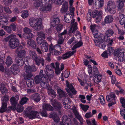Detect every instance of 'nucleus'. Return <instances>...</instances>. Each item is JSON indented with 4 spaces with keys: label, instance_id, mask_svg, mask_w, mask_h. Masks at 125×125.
Segmentation results:
<instances>
[{
    "label": "nucleus",
    "instance_id": "f257e3e1",
    "mask_svg": "<svg viewBox=\"0 0 125 125\" xmlns=\"http://www.w3.org/2000/svg\"><path fill=\"white\" fill-rule=\"evenodd\" d=\"M97 28V27L95 24L90 26V29L93 33L94 37L95 38L94 39L95 44L96 46L104 50L106 46L105 44H102L103 40L101 37L99 36V32L98 30L96 29Z\"/></svg>",
    "mask_w": 125,
    "mask_h": 125
},
{
    "label": "nucleus",
    "instance_id": "f03ea898",
    "mask_svg": "<svg viewBox=\"0 0 125 125\" xmlns=\"http://www.w3.org/2000/svg\"><path fill=\"white\" fill-rule=\"evenodd\" d=\"M29 23L35 31H40L42 29L41 19L31 18L29 20Z\"/></svg>",
    "mask_w": 125,
    "mask_h": 125
},
{
    "label": "nucleus",
    "instance_id": "7ed1b4c3",
    "mask_svg": "<svg viewBox=\"0 0 125 125\" xmlns=\"http://www.w3.org/2000/svg\"><path fill=\"white\" fill-rule=\"evenodd\" d=\"M38 68L35 66L31 65V66L26 65L24 68V71L27 74L25 76V79H29L32 77L33 74L32 72H35L37 70Z\"/></svg>",
    "mask_w": 125,
    "mask_h": 125
},
{
    "label": "nucleus",
    "instance_id": "20e7f679",
    "mask_svg": "<svg viewBox=\"0 0 125 125\" xmlns=\"http://www.w3.org/2000/svg\"><path fill=\"white\" fill-rule=\"evenodd\" d=\"M104 9L106 12H109L112 14L115 13L116 10L115 3L112 0H110L108 2L106 6Z\"/></svg>",
    "mask_w": 125,
    "mask_h": 125
},
{
    "label": "nucleus",
    "instance_id": "39448f33",
    "mask_svg": "<svg viewBox=\"0 0 125 125\" xmlns=\"http://www.w3.org/2000/svg\"><path fill=\"white\" fill-rule=\"evenodd\" d=\"M29 108H27L26 111H24L23 113L26 117H28L30 119L35 118H40L39 113L36 111H32L31 110H29Z\"/></svg>",
    "mask_w": 125,
    "mask_h": 125
},
{
    "label": "nucleus",
    "instance_id": "423d86ee",
    "mask_svg": "<svg viewBox=\"0 0 125 125\" xmlns=\"http://www.w3.org/2000/svg\"><path fill=\"white\" fill-rule=\"evenodd\" d=\"M42 106V109H41L40 112L42 116H47V114L46 110L51 111H52L53 110L52 107L50 104H43Z\"/></svg>",
    "mask_w": 125,
    "mask_h": 125
},
{
    "label": "nucleus",
    "instance_id": "0eeeda50",
    "mask_svg": "<svg viewBox=\"0 0 125 125\" xmlns=\"http://www.w3.org/2000/svg\"><path fill=\"white\" fill-rule=\"evenodd\" d=\"M20 44L18 39L16 38H11L9 42V46L10 48L14 49L18 47Z\"/></svg>",
    "mask_w": 125,
    "mask_h": 125
},
{
    "label": "nucleus",
    "instance_id": "6e6552de",
    "mask_svg": "<svg viewBox=\"0 0 125 125\" xmlns=\"http://www.w3.org/2000/svg\"><path fill=\"white\" fill-rule=\"evenodd\" d=\"M106 99L108 101L111 103V104H108L109 106H111L116 103V98L115 94L113 93H111L109 95H107Z\"/></svg>",
    "mask_w": 125,
    "mask_h": 125
},
{
    "label": "nucleus",
    "instance_id": "1a4fd4ad",
    "mask_svg": "<svg viewBox=\"0 0 125 125\" xmlns=\"http://www.w3.org/2000/svg\"><path fill=\"white\" fill-rule=\"evenodd\" d=\"M72 110L76 117L79 120L81 123L82 124L83 122V119L78 112V108L73 105Z\"/></svg>",
    "mask_w": 125,
    "mask_h": 125
},
{
    "label": "nucleus",
    "instance_id": "9d476101",
    "mask_svg": "<svg viewBox=\"0 0 125 125\" xmlns=\"http://www.w3.org/2000/svg\"><path fill=\"white\" fill-rule=\"evenodd\" d=\"M99 12V11L97 10H91L89 11L87 15V20L88 21H90L91 20V17L94 18L98 15Z\"/></svg>",
    "mask_w": 125,
    "mask_h": 125
},
{
    "label": "nucleus",
    "instance_id": "9b49d317",
    "mask_svg": "<svg viewBox=\"0 0 125 125\" xmlns=\"http://www.w3.org/2000/svg\"><path fill=\"white\" fill-rule=\"evenodd\" d=\"M57 47H59L60 50L59 51L55 49L53 46H50L49 49L50 53L54 54L55 55H58L61 54L62 52V49L61 46L59 45H57Z\"/></svg>",
    "mask_w": 125,
    "mask_h": 125
},
{
    "label": "nucleus",
    "instance_id": "f8f14e48",
    "mask_svg": "<svg viewBox=\"0 0 125 125\" xmlns=\"http://www.w3.org/2000/svg\"><path fill=\"white\" fill-rule=\"evenodd\" d=\"M120 49H118L115 51L114 53V55L118 57V60L119 61L121 62H123L124 60V53L123 52H121Z\"/></svg>",
    "mask_w": 125,
    "mask_h": 125
},
{
    "label": "nucleus",
    "instance_id": "ddd939ff",
    "mask_svg": "<svg viewBox=\"0 0 125 125\" xmlns=\"http://www.w3.org/2000/svg\"><path fill=\"white\" fill-rule=\"evenodd\" d=\"M104 0H94L93 6L96 9L102 7L104 4Z\"/></svg>",
    "mask_w": 125,
    "mask_h": 125
},
{
    "label": "nucleus",
    "instance_id": "4468645a",
    "mask_svg": "<svg viewBox=\"0 0 125 125\" xmlns=\"http://www.w3.org/2000/svg\"><path fill=\"white\" fill-rule=\"evenodd\" d=\"M51 104L54 107L55 110L60 112L62 108L60 103L53 99H51Z\"/></svg>",
    "mask_w": 125,
    "mask_h": 125
},
{
    "label": "nucleus",
    "instance_id": "2eb2a0df",
    "mask_svg": "<svg viewBox=\"0 0 125 125\" xmlns=\"http://www.w3.org/2000/svg\"><path fill=\"white\" fill-rule=\"evenodd\" d=\"M22 47L20 46L17 47L15 51L16 53L18 54V56L21 58L25 57L26 53V51L25 50H22Z\"/></svg>",
    "mask_w": 125,
    "mask_h": 125
},
{
    "label": "nucleus",
    "instance_id": "dca6fc26",
    "mask_svg": "<svg viewBox=\"0 0 125 125\" xmlns=\"http://www.w3.org/2000/svg\"><path fill=\"white\" fill-rule=\"evenodd\" d=\"M73 0H71V24H72V26L75 22H74L75 18H76L74 15V11L75 10V8L72 6V3L73 2Z\"/></svg>",
    "mask_w": 125,
    "mask_h": 125
},
{
    "label": "nucleus",
    "instance_id": "f3484780",
    "mask_svg": "<svg viewBox=\"0 0 125 125\" xmlns=\"http://www.w3.org/2000/svg\"><path fill=\"white\" fill-rule=\"evenodd\" d=\"M75 44L72 49V51L71 52V56L73 54L76 52L75 49L77 48L80 47L83 44V42L81 41H80L78 42H76Z\"/></svg>",
    "mask_w": 125,
    "mask_h": 125
},
{
    "label": "nucleus",
    "instance_id": "a211bd4d",
    "mask_svg": "<svg viewBox=\"0 0 125 125\" xmlns=\"http://www.w3.org/2000/svg\"><path fill=\"white\" fill-rule=\"evenodd\" d=\"M19 96L18 95H16L15 97L12 96L11 97L10 101L12 106H16L18 102Z\"/></svg>",
    "mask_w": 125,
    "mask_h": 125
},
{
    "label": "nucleus",
    "instance_id": "6ab92c4d",
    "mask_svg": "<svg viewBox=\"0 0 125 125\" xmlns=\"http://www.w3.org/2000/svg\"><path fill=\"white\" fill-rule=\"evenodd\" d=\"M125 1V0H118L116 1V3H118L117 7L119 10H123Z\"/></svg>",
    "mask_w": 125,
    "mask_h": 125
},
{
    "label": "nucleus",
    "instance_id": "aec40b11",
    "mask_svg": "<svg viewBox=\"0 0 125 125\" xmlns=\"http://www.w3.org/2000/svg\"><path fill=\"white\" fill-rule=\"evenodd\" d=\"M77 23L76 22H75L72 26V29H73V30L72 31V32H74V34L75 36H77L78 35H79L80 36H81V34L78 31H76L77 29Z\"/></svg>",
    "mask_w": 125,
    "mask_h": 125
},
{
    "label": "nucleus",
    "instance_id": "412c9836",
    "mask_svg": "<svg viewBox=\"0 0 125 125\" xmlns=\"http://www.w3.org/2000/svg\"><path fill=\"white\" fill-rule=\"evenodd\" d=\"M0 22L3 25H7L8 23L7 19L6 17L4 15L1 16L0 17Z\"/></svg>",
    "mask_w": 125,
    "mask_h": 125
},
{
    "label": "nucleus",
    "instance_id": "4be33fe9",
    "mask_svg": "<svg viewBox=\"0 0 125 125\" xmlns=\"http://www.w3.org/2000/svg\"><path fill=\"white\" fill-rule=\"evenodd\" d=\"M60 20L58 18H54L51 22V24L53 27L59 24L60 22Z\"/></svg>",
    "mask_w": 125,
    "mask_h": 125
},
{
    "label": "nucleus",
    "instance_id": "5701e85b",
    "mask_svg": "<svg viewBox=\"0 0 125 125\" xmlns=\"http://www.w3.org/2000/svg\"><path fill=\"white\" fill-rule=\"evenodd\" d=\"M68 5L67 3L66 2H64L62 5V7L60 11L62 13H64L66 12L68 9Z\"/></svg>",
    "mask_w": 125,
    "mask_h": 125
},
{
    "label": "nucleus",
    "instance_id": "b1692460",
    "mask_svg": "<svg viewBox=\"0 0 125 125\" xmlns=\"http://www.w3.org/2000/svg\"><path fill=\"white\" fill-rule=\"evenodd\" d=\"M118 20L121 25L124 24L125 28V16L123 14H120L119 16Z\"/></svg>",
    "mask_w": 125,
    "mask_h": 125
},
{
    "label": "nucleus",
    "instance_id": "393cba45",
    "mask_svg": "<svg viewBox=\"0 0 125 125\" xmlns=\"http://www.w3.org/2000/svg\"><path fill=\"white\" fill-rule=\"evenodd\" d=\"M31 99L36 102L40 101V97L39 94L37 93H35L31 96Z\"/></svg>",
    "mask_w": 125,
    "mask_h": 125
},
{
    "label": "nucleus",
    "instance_id": "a878e982",
    "mask_svg": "<svg viewBox=\"0 0 125 125\" xmlns=\"http://www.w3.org/2000/svg\"><path fill=\"white\" fill-rule=\"evenodd\" d=\"M27 44L29 47H31L32 48L35 49L36 47V44L32 40L29 39L27 41Z\"/></svg>",
    "mask_w": 125,
    "mask_h": 125
},
{
    "label": "nucleus",
    "instance_id": "bb28decb",
    "mask_svg": "<svg viewBox=\"0 0 125 125\" xmlns=\"http://www.w3.org/2000/svg\"><path fill=\"white\" fill-rule=\"evenodd\" d=\"M35 64L39 66L40 65V63H41L43 66H44V60L42 58H38L35 61Z\"/></svg>",
    "mask_w": 125,
    "mask_h": 125
},
{
    "label": "nucleus",
    "instance_id": "cd10ccee",
    "mask_svg": "<svg viewBox=\"0 0 125 125\" xmlns=\"http://www.w3.org/2000/svg\"><path fill=\"white\" fill-rule=\"evenodd\" d=\"M45 73L48 77V79L50 81H51V79L52 78L54 74V72L52 70L49 71L46 70L45 71Z\"/></svg>",
    "mask_w": 125,
    "mask_h": 125
},
{
    "label": "nucleus",
    "instance_id": "c85d7f7f",
    "mask_svg": "<svg viewBox=\"0 0 125 125\" xmlns=\"http://www.w3.org/2000/svg\"><path fill=\"white\" fill-rule=\"evenodd\" d=\"M57 92L60 98H61L63 97H65L66 94V93L61 89H58L57 90Z\"/></svg>",
    "mask_w": 125,
    "mask_h": 125
},
{
    "label": "nucleus",
    "instance_id": "c756f323",
    "mask_svg": "<svg viewBox=\"0 0 125 125\" xmlns=\"http://www.w3.org/2000/svg\"><path fill=\"white\" fill-rule=\"evenodd\" d=\"M47 93L48 94L50 95H52L54 98L55 97L56 94V92L51 88H47Z\"/></svg>",
    "mask_w": 125,
    "mask_h": 125
},
{
    "label": "nucleus",
    "instance_id": "7c9ffc66",
    "mask_svg": "<svg viewBox=\"0 0 125 125\" xmlns=\"http://www.w3.org/2000/svg\"><path fill=\"white\" fill-rule=\"evenodd\" d=\"M113 20V17L111 15L106 16L104 19L105 22L107 23H110L112 22Z\"/></svg>",
    "mask_w": 125,
    "mask_h": 125
},
{
    "label": "nucleus",
    "instance_id": "2f4dec72",
    "mask_svg": "<svg viewBox=\"0 0 125 125\" xmlns=\"http://www.w3.org/2000/svg\"><path fill=\"white\" fill-rule=\"evenodd\" d=\"M103 14L102 11L101 10L99 11V12L98 13V15L94 18H95L96 23H97L101 21L102 18Z\"/></svg>",
    "mask_w": 125,
    "mask_h": 125
},
{
    "label": "nucleus",
    "instance_id": "473e14b6",
    "mask_svg": "<svg viewBox=\"0 0 125 125\" xmlns=\"http://www.w3.org/2000/svg\"><path fill=\"white\" fill-rule=\"evenodd\" d=\"M29 55L31 59L34 61L37 59L38 57L36 53L32 51H30Z\"/></svg>",
    "mask_w": 125,
    "mask_h": 125
},
{
    "label": "nucleus",
    "instance_id": "72a5a7b5",
    "mask_svg": "<svg viewBox=\"0 0 125 125\" xmlns=\"http://www.w3.org/2000/svg\"><path fill=\"white\" fill-rule=\"evenodd\" d=\"M9 109H7V103L6 102H2V106L0 109V112L3 113L6 110L8 112Z\"/></svg>",
    "mask_w": 125,
    "mask_h": 125
},
{
    "label": "nucleus",
    "instance_id": "f704fd0d",
    "mask_svg": "<svg viewBox=\"0 0 125 125\" xmlns=\"http://www.w3.org/2000/svg\"><path fill=\"white\" fill-rule=\"evenodd\" d=\"M9 109H7V103L6 102H2V106L0 109V112L3 113L6 110L8 112Z\"/></svg>",
    "mask_w": 125,
    "mask_h": 125
},
{
    "label": "nucleus",
    "instance_id": "c9c22d12",
    "mask_svg": "<svg viewBox=\"0 0 125 125\" xmlns=\"http://www.w3.org/2000/svg\"><path fill=\"white\" fill-rule=\"evenodd\" d=\"M62 123L67 124V125H69L70 123V118L68 119L66 115H64L62 117Z\"/></svg>",
    "mask_w": 125,
    "mask_h": 125
},
{
    "label": "nucleus",
    "instance_id": "e433bc0d",
    "mask_svg": "<svg viewBox=\"0 0 125 125\" xmlns=\"http://www.w3.org/2000/svg\"><path fill=\"white\" fill-rule=\"evenodd\" d=\"M16 62L17 64L20 66H22L24 63V61L22 58L20 57H17L16 58Z\"/></svg>",
    "mask_w": 125,
    "mask_h": 125
},
{
    "label": "nucleus",
    "instance_id": "4c0bfd02",
    "mask_svg": "<svg viewBox=\"0 0 125 125\" xmlns=\"http://www.w3.org/2000/svg\"><path fill=\"white\" fill-rule=\"evenodd\" d=\"M5 61V63L8 66H10L13 62L12 58L9 56L7 57Z\"/></svg>",
    "mask_w": 125,
    "mask_h": 125
},
{
    "label": "nucleus",
    "instance_id": "58836bf2",
    "mask_svg": "<svg viewBox=\"0 0 125 125\" xmlns=\"http://www.w3.org/2000/svg\"><path fill=\"white\" fill-rule=\"evenodd\" d=\"M48 44L47 42H45L43 43L41 46V49L42 51L43 52H46L48 50Z\"/></svg>",
    "mask_w": 125,
    "mask_h": 125
},
{
    "label": "nucleus",
    "instance_id": "ea45409f",
    "mask_svg": "<svg viewBox=\"0 0 125 125\" xmlns=\"http://www.w3.org/2000/svg\"><path fill=\"white\" fill-rule=\"evenodd\" d=\"M0 90L3 94H7L8 92V90L5 87L4 84H1V87H0Z\"/></svg>",
    "mask_w": 125,
    "mask_h": 125
},
{
    "label": "nucleus",
    "instance_id": "a19ab883",
    "mask_svg": "<svg viewBox=\"0 0 125 125\" xmlns=\"http://www.w3.org/2000/svg\"><path fill=\"white\" fill-rule=\"evenodd\" d=\"M56 66L55 68V72L56 74L58 75L60 73V72L61 71L59 69V63L58 62H56L55 63Z\"/></svg>",
    "mask_w": 125,
    "mask_h": 125
},
{
    "label": "nucleus",
    "instance_id": "79ce46f5",
    "mask_svg": "<svg viewBox=\"0 0 125 125\" xmlns=\"http://www.w3.org/2000/svg\"><path fill=\"white\" fill-rule=\"evenodd\" d=\"M96 75H94L95 77L94 79V82L96 83H98L100 82L101 79V75L100 74H98L97 76Z\"/></svg>",
    "mask_w": 125,
    "mask_h": 125
},
{
    "label": "nucleus",
    "instance_id": "37998d69",
    "mask_svg": "<svg viewBox=\"0 0 125 125\" xmlns=\"http://www.w3.org/2000/svg\"><path fill=\"white\" fill-rule=\"evenodd\" d=\"M66 85L67 87L65 88L66 91L67 93L69 95H70V86L68 81V80L66 81Z\"/></svg>",
    "mask_w": 125,
    "mask_h": 125
},
{
    "label": "nucleus",
    "instance_id": "c03bdc74",
    "mask_svg": "<svg viewBox=\"0 0 125 125\" xmlns=\"http://www.w3.org/2000/svg\"><path fill=\"white\" fill-rule=\"evenodd\" d=\"M26 83L27 86L29 87H32L34 84V81L32 79H27Z\"/></svg>",
    "mask_w": 125,
    "mask_h": 125
},
{
    "label": "nucleus",
    "instance_id": "a18cd8bd",
    "mask_svg": "<svg viewBox=\"0 0 125 125\" xmlns=\"http://www.w3.org/2000/svg\"><path fill=\"white\" fill-rule=\"evenodd\" d=\"M42 78L38 75H37L34 78V80L36 83H40L42 81Z\"/></svg>",
    "mask_w": 125,
    "mask_h": 125
},
{
    "label": "nucleus",
    "instance_id": "49530a36",
    "mask_svg": "<svg viewBox=\"0 0 125 125\" xmlns=\"http://www.w3.org/2000/svg\"><path fill=\"white\" fill-rule=\"evenodd\" d=\"M29 100L28 98L25 96L24 97L21 98L20 102V103L21 105L24 104H26Z\"/></svg>",
    "mask_w": 125,
    "mask_h": 125
},
{
    "label": "nucleus",
    "instance_id": "de8ad7c7",
    "mask_svg": "<svg viewBox=\"0 0 125 125\" xmlns=\"http://www.w3.org/2000/svg\"><path fill=\"white\" fill-rule=\"evenodd\" d=\"M77 91L74 88L71 84V98L73 97V95H75L76 94Z\"/></svg>",
    "mask_w": 125,
    "mask_h": 125
},
{
    "label": "nucleus",
    "instance_id": "09e8293b",
    "mask_svg": "<svg viewBox=\"0 0 125 125\" xmlns=\"http://www.w3.org/2000/svg\"><path fill=\"white\" fill-rule=\"evenodd\" d=\"M34 35L31 32L29 33L27 35H23V37L25 39H28L32 38L33 37Z\"/></svg>",
    "mask_w": 125,
    "mask_h": 125
},
{
    "label": "nucleus",
    "instance_id": "8fccbe9b",
    "mask_svg": "<svg viewBox=\"0 0 125 125\" xmlns=\"http://www.w3.org/2000/svg\"><path fill=\"white\" fill-rule=\"evenodd\" d=\"M114 32L111 30H108L105 32L106 36L108 37L112 36L114 34Z\"/></svg>",
    "mask_w": 125,
    "mask_h": 125
},
{
    "label": "nucleus",
    "instance_id": "3c124183",
    "mask_svg": "<svg viewBox=\"0 0 125 125\" xmlns=\"http://www.w3.org/2000/svg\"><path fill=\"white\" fill-rule=\"evenodd\" d=\"M52 117L54 121L56 122H58L60 121V118L56 114L53 113L52 115Z\"/></svg>",
    "mask_w": 125,
    "mask_h": 125
},
{
    "label": "nucleus",
    "instance_id": "603ef678",
    "mask_svg": "<svg viewBox=\"0 0 125 125\" xmlns=\"http://www.w3.org/2000/svg\"><path fill=\"white\" fill-rule=\"evenodd\" d=\"M70 56V52H69L62 55V59L64 60L69 58Z\"/></svg>",
    "mask_w": 125,
    "mask_h": 125
},
{
    "label": "nucleus",
    "instance_id": "864d4df0",
    "mask_svg": "<svg viewBox=\"0 0 125 125\" xmlns=\"http://www.w3.org/2000/svg\"><path fill=\"white\" fill-rule=\"evenodd\" d=\"M41 86L44 88H48V87L49 84L48 83L45 82L43 81L40 83Z\"/></svg>",
    "mask_w": 125,
    "mask_h": 125
},
{
    "label": "nucleus",
    "instance_id": "5fc2aeb1",
    "mask_svg": "<svg viewBox=\"0 0 125 125\" xmlns=\"http://www.w3.org/2000/svg\"><path fill=\"white\" fill-rule=\"evenodd\" d=\"M52 9V6L51 4H49L46 7H43L42 10L43 11L46 10V11H50Z\"/></svg>",
    "mask_w": 125,
    "mask_h": 125
},
{
    "label": "nucleus",
    "instance_id": "6e6d98bb",
    "mask_svg": "<svg viewBox=\"0 0 125 125\" xmlns=\"http://www.w3.org/2000/svg\"><path fill=\"white\" fill-rule=\"evenodd\" d=\"M81 108L84 112H86L88 109L89 107L87 105H84L82 104H80L79 105Z\"/></svg>",
    "mask_w": 125,
    "mask_h": 125
},
{
    "label": "nucleus",
    "instance_id": "4d7b16f0",
    "mask_svg": "<svg viewBox=\"0 0 125 125\" xmlns=\"http://www.w3.org/2000/svg\"><path fill=\"white\" fill-rule=\"evenodd\" d=\"M70 14L68 13H67L64 16V19L65 20V22L67 23H69L70 22Z\"/></svg>",
    "mask_w": 125,
    "mask_h": 125
},
{
    "label": "nucleus",
    "instance_id": "13d9d810",
    "mask_svg": "<svg viewBox=\"0 0 125 125\" xmlns=\"http://www.w3.org/2000/svg\"><path fill=\"white\" fill-rule=\"evenodd\" d=\"M37 34L38 37H41L42 38L45 39V35L44 32L42 31H39L37 32Z\"/></svg>",
    "mask_w": 125,
    "mask_h": 125
},
{
    "label": "nucleus",
    "instance_id": "bf43d9fd",
    "mask_svg": "<svg viewBox=\"0 0 125 125\" xmlns=\"http://www.w3.org/2000/svg\"><path fill=\"white\" fill-rule=\"evenodd\" d=\"M88 72L90 77H91L92 76V68L91 65H88Z\"/></svg>",
    "mask_w": 125,
    "mask_h": 125
},
{
    "label": "nucleus",
    "instance_id": "052dcab7",
    "mask_svg": "<svg viewBox=\"0 0 125 125\" xmlns=\"http://www.w3.org/2000/svg\"><path fill=\"white\" fill-rule=\"evenodd\" d=\"M37 41V43L39 45H41L43 44L44 41L42 40L41 37H38L36 38Z\"/></svg>",
    "mask_w": 125,
    "mask_h": 125
},
{
    "label": "nucleus",
    "instance_id": "680f3d73",
    "mask_svg": "<svg viewBox=\"0 0 125 125\" xmlns=\"http://www.w3.org/2000/svg\"><path fill=\"white\" fill-rule=\"evenodd\" d=\"M98 99L101 104H105V100L104 97L102 95L99 96Z\"/></svg>",
    "mask_w": 125,
    "mask_h": 125
},
{
    "label": "nucleus",
    "instance_id": "e2e57ef3",
    "mask_svg": "<svg viewBox=\"0 0 125 125\" xmlns=\"http://www.w3.org/2000/svg\"><path fill=\"white\" fill-rule=\"evenodd\" d=\"M66 33L67 31L65 30L63 32L60 34H58V40H63L62 38V35L66 34Z\"/></svg>",
    "mask_w": 125,
    "mask_h": 125
},
{
    "label": "nucleus",
    "instance_id": "0e129e2a",
    "mask_svg": "<svg viewBox=\"0 0 125 125\" xmlns=\"http://www.w3.org/2000/svg\"><path fill=\"white\" fill-rule=\"evenodd\" d=\"M111 79V82L112 84H114L116 82V79L115 76L114 75H112L110 76Z\"/></svg>",
    "mask_w": 125,
    "mask_h": 125
},
{
    "label": "nucleus",
    "instance_id": "69168bd1",
    "mask_svg": "<svg viewBox=\"0 0 125 125\" xmlns=\"http://www.w3.org/2000/svg\"><path fill=\"white\" fill-rule=\"evenodd\" d=\"M28 16V13L27 10H24L22 12V14L21 15L22 17L23 18H25Z\"/></svg>",
    "mask_w": 125,
    "mask_h": 125
},
{
    "label": "nucleus",
    "instance_id": "338daca9",
    "mask_svg": "<svg viewBox=\"0 0 125 125\" xmlns=\"http://www.w3.org/2000/svg\"><path fill=\"white\" fill-rule=\"evenodd\" d=\"M2 28H3L6 31L9 33H11L12 31L10 27L2 26Z\"/></svg>",
    "mask_w": 125,
    "mask_h": 125
},
{
    "label": "nucleus",
    "instance_id": "774afa93",
    "mask_svg": "<svg viewBox=\"0 0 125 125\" xmlns=\"http://www.w3.org/2000/svg\"><path fill=\"white\" fill-rule=\"evenodd\" d=\"M63 27V25L61 24L58 25L56 27V29L57 31L59 32L62 29Z\"/></svg>",
    "mask_w": 125,
    "mask_h": 125
}]
</instances>
